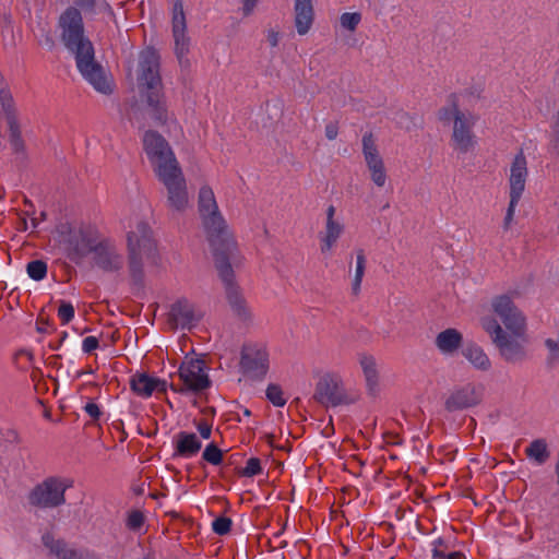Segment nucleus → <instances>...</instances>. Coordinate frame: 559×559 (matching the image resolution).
<instances>
[{"mask_svg": "<svg viewBox=\"0 0 559 559\" xmlns=\"http://www.w3.org/2000/svg\"><path fill=\"white\" fill-rule=\"evenodd\" d=\"M198 203L203 227L213 248L215 266L225 286L227 301L236 316L247 320L250 311L234 276V267L241 265L242 258L209 186L200 189Z\"/></svg>", "mask_w": 559, "mask_h": 559, "instance_id": "f257e3e1", "label": "nucleus"}, {"mask_svg": "<svg viewBox=\"0 0 559 559\" xmlns=\"http://www.w3.org/2000/svg\"><path fill=\"white\" fill-rule=\"evenodd\" d=\"M492 316L480 318V325L488 334L500 356L511 364L521 362L526 358V318L508 294L497 295L490 300Z\"/></svg>", "mask_w": 559, "mask_h": 559, "instance_id": "f03ea898", "label": "nucleus"}, {"mask_svg": "<svg viewBox=\"0 0 559 559\" xmlns=\"http://www.w3.org/2000/svg\"><path fill=\"white\" fill-rule=\"evenodd\" d=\"M61 38L64 46L74 55L76 68L93 88L102 94L112 92V82L103 67L95 61L94 47L84 34L81 11L68 7L59 17Z\"/></svg>", "mask_w": 559, "mask_h": 559, "instance_id": "7ed1b4c3", "label": "nucleus"}, {"mask_svg": "<svg viewBox=\"0 0 559 559\" xmlns=\"http://www.w3.org/2000/svg\"><path fill=\"white\" fill-rule=\"evenodd\" d=\"M138 84L158 123L167 121V109L159 74V56L153 48H146L139 56Z\"/></svg>", "mask_w": 559, "mask_h": 559, "instance_id": "20e7f679", "label": "nucleus"}, {"mask_svg": "<svg viewBox=\"0 0 559 559\" xmlns=\"http://www.w3.org/2000/svg\"><path fill=\"white\" fill-rule=\"evenodd\" d=\"M128 248L130 274L135 283H141L144 261L157 264L156 245L147 223L139 222L135 229L129 233Z\"/></svg>", "mask_w": 559, "mask_h": 559, "instance_id": "39448f33", "label": "nucleus"}, {"mask_svg": "<svg viewBox=\"0 0 559 559\" xmlns=\"http://www.w3.org/2000/svg\"><path fill=\"white\" fill-rule=\"evenodd\" d=\"M313 397L324 406L336 407L356 403L359 393L356 390L346 389L340 373L326 372L317 382Z\"/></svg>", "mask_w": 559, "mask_h": 559, "instance_id": "423d86ee", "label": "nucleus"}, {"mask_svg": "<svg viewBox=\"0 0 559 559\" xmlns=\"http://www.w3.org/2000/svg\"><path fill=\"white\" fill-rule=\"evenodd\" d=\"M71 487L70 479L49 476L31 489L27 501L29 506L41 510L59 508L66 503V491Z\"/></svg>", "mask_w": 559, "mask_h": 559, "instance_id": "0eeeda50", "label": "nucleus"}, {"mask_svg": "<svg viewBox=\"0 0 559 559\" xmlns=\"http://www.w3.org/2000/svg\"><path fill=\"white\" fill-rule=\"evenodd\" d=\"M179 383H171L170 389L179 394H199L207 390L212 382L204 360L186 358L178 368Z\"/></svg>", "mask_w": 559, "mask_h": 559, "instance_id": "6e6552de", "label": "nucleus"}, {"mask_svg": "<svg viewBox=\"0 0 559 559\" xmlns=\"http://www.w3.org/2000/svg\"><path fill=\"white\" fill-rule=\"evenodd\" d=\"M143 147L156 176L180 166L168 142L159 133L146 131Z\"/></svg>", "mask_w": 559, "mask_h": 559, "instance_id": "1a4fd4ad", "label": "nucleus"}, {"mask_svg": "<svg viewBox=\"0 0 559 559\" xmlns=\"http://www.w3.org/2000/svg\"><path fill=\"white\" fill-rule=\"evenodd\" d=\"M171 25L177 60L182 69H189L190 60L188 55L191 41L190 37L187 35V21L181 0H176L174 2Z\"/></svg>", "mask_w": 559, "mask_h": 559, "instance_id": "9d476101", "label": "nucleus"}, {"mask_svg": "<svg viewBox=\"0 0 559 559\" xmlns=\"http://www.w3.org/2000/svg\"><path fill=\"white\" fill-rule=\"evenodd\" d=\"M477 120V115L454 108L452 140L454 147L460 152L466 153L474 147L476 140L473 128Z\"/></svg>", "mask_w": 559, "mask_h": 559, "instance_id": "9b49d317", "label": "nucleus"}, {"mask_svg": "<svg viewBox=\"0 0 559 559\" xmlns=\"http://www.w3.org/2000/svg\"><path fill=\"white\" fill-rule=\"evenodd\" d=\"M157 178L166 187L168 206L178 212L185 211L189 204V197L187 182L180 166L160 174Z\"/></svg>", "mask_w": 559, "mask_h": 559, "instance_id": "f8f14e48", "label": "nucleus"}, {"mask_svg": "<svg viewBox=\"0 0 559 559\" xmlns=\"http://www.w3.org/2000/svg\"><path fill=\"white\" fill-rule=\"evenodd\" d=\"M240 367L252 379H263L269 370V353L264 345L248 344L242 347Z\"/></svg>", "mask_w": 559, "mask_h": 559, "instance_id": "ddd939ff", "label": "nucleus"}, {"mask_svg": "<svg viewBox=\"0 0 559 559\" xmlns=\"http://www.w3.org/2000/svg\"><path fill=\"white\" fill-rule=\"evenodd\" d=\"M202 318L203 312L195 304L181 298L171 305L168 312V324L176 330H192Z\"/></svg>", "mask_w": 559, "mask_h": 559, "instance_id": "4468645a", "label": "nucleus"}, {"mask_svg": "<svg viewBox=\"0 0 559 559\" xmlns=\"http://www.w3.org/2000/svg\"><path fill=\"white\" fill-rule=\"evenodd\" d=\"M484 388L480 384L465 383L454 388L444 402L448 412H459L477 406L483 401Z\"/></svg>", "mask_w": 559, "mask_h": 559, "instance_id": "2eb2a0df", "label": "nucleus"}, {"mask_svg": "<svg viewBox=\"0 0 559 559\" xmlns=\"http://www.w3.org/2000/svg\"><path fill=\"white\" fill-rule=\"evenodd\" d=\"M361 144L362 155L366 165L370 171L372 182L377 187H383L386 182V173L383 159L379 154L373 134L371 132L365 133L362 135Z\"/></svg>", "mask_w": 559, "mask_h": 559, "instance_id": "dca6fc26", "label": "nucleus"}, {"mask_svg": "<svg viewBox=\"0 0 559 559\" xmlns=\"http://www.w3.org/2000/svg\"><path fill=\"white\" fill-rule=\"evenodd\" d=\"M102 240L93 227H81L73 230L69 238L70 257L78 260L93 253Z\"/></svg>", "mask_w": 559, "mask_h": 559, "instance_id": "f3484780", "label": "nucleus"}, {"mask_svg": "<svg viewBox=\"0 0 559 559\" xmlns=\"http://www.w3.org/2000/svg\"><path fill=\"white\" fill-rule=\"evenodd\" d=\"M528 176L527 160L523 153L520 151L513 158L510 165L509 187L510 199L521 200L525 190L526 179Z\"/></svg>", "mask_w": 559, "mask_h": 559, "instance_id": "a211bd4d", "label": "nucleus"}, {"mask_svg": "<svg viewBox=\"0 0 559 559\" xmlns=\"http://www.w3.org/2000/svg\"><path fill=\"white\" fill-rule=\"evenodd\" d=\"M93 254L94 263L105 272H117L122 269L123 257L108 240H102Z\"/></svg>", "mask_w": 559, "mask_h": 559, "instance_id": "6ab92c4d", "label": "nucleus"}, {"mask_svg": "<svg viewBox=\"0 0 559 559\" xmlns=\"http://www.w3.org/2000/svg\"><path fill=\"white\" fill-rule=\"evenodd\" d=\"M130 385L132 391L144 399L150 397L154 391H166V382L146 373H138L131 377Z\"/></svg>", "mask_w": 559, "mask_h": 559, "instance_id": "aec40b11", "label": "nucleus"}, {"mask_svg": "<svg viewBox=\"0 0 559 559\" xmlns=\"http://www.w3.org/2000/svg\"><path fill=\"white\" fill-rule=\"evenodd\" d=\"M41 543L48 549L49 555L57 559H75L79 549L71 547L66 540L56 538L52 533L41 535Z\"/></svg>", "mask_w": 559, "mask_h": 559, "instance_id": "412c9836", "label": "nucleus"}, {"mask_svg": "<svg viewBox=\"0 0 559 559\" xmlns=\"http://www.w3.org/2000/svg\"><path fill=\"white\" fill-rule=\"evenodd\" d=\"M295 26L299 35H306L313 23L312 0H295Z\"/></svg>", "mask_w": 559, "mask_h": 559, "instance_id": "4be33fe9", "label": "nucleus"}, {"mask_svg": "<svg viewBox=\"0 0 559 559\" xmlns=\"http://www.w3.org/2000/svg\"><path fill=\"white\" fill-rule=\"evenodd\" d=\"M344 224L340 221L325 222L324 230L319 234L320 250L328 254L335 247L337 240L344 233Z\"/></svg>", "mask_w": 559, "mask_h": 559, "instance_id": "5701e85b", "label": "nucleus"}, {"mask_svg": "<svg viewBox=\"0 0 559 559\" xmlns=\"http://www.w3.org/2000/svg\"><path fill=\"white\" fill-rule=\"evenodd\" d=\"M359 365L362 369L366 388L369 394L377 395L379 392V373L376 359L369 355L359 357Z\"/></svg>", "mask_w": 559, "mask_h": 559, "instance_id": "b1692460", "label": "nucleus"}, {"mask_svg": "<svg viewBox=\"0 0 559 559\" xmlns=\"http://www.w3.org/2000/svg\"><path fill=\"white\" fill-rule=\"evenodd\" d=\"M202 443L193 432L180 431L176 436V453L182 457H192L201 450Z\"/></svg>", "mask_w": 559, "mask_h": 559, "instance_id": "393cba45", "label": "nucleus"}, {"mask_svg": "<svg viewBox=\"0 0 559 559\" xmlns=\"http://www.w3.org/2000/svg\"><path fill=\"white\" fill-rule=\"evenodd\" d=\"M462 334L455 329H447L436 337V346L444 354H453L462 344Z\"/></svg>", "mask_w": 559, "mask_h": 559, "instance_id": "a878e982", "label": "nucleus"}, {"mask_svg": "<svg viewBox=\"0 0 559 559\" xmlns=\"http://www.w3.org/2000/svg\"><path fill=\"white\" fill-rule=\"evenodd\" d=\"M463 356L476 369L488 371L491 368V361L485 350L476 344H467L463 350Z\"/></svg>", "mask_w": 559, "mask_h": 559, "instance_id": "bb28decb", "label": "nucleus"}, {"mask_svg": "<svg viewBox=\"0 0 559 559\" xmlns=\"http://www.w3.org/2000/svg\"><path fill=\"white\" fill-rule=\"evenodd\" d=\"M0 105L8 124L19 122L13 95L2 75H0Z\"/></svg>", "mask_w": 559, "mask_h": 559, "instance_id": "cd10ccee", "label": "nucleus"}, {"mask_svg": "<svg viewBox=\"0 0 559 559\" xmlns=\"http://www.w3.org/2000/svg\"><path fill=\"white\" fill-rule=\"evenodd\" d=\"M74 8L86 14L111 13V7L106 0H72Z\"/></svg>", "mask_w": 559, "mask_h": 559, "instance_id": "c85d7f7f", "label": "nucleus"}, {"mask_svg": "<svg viewBox=\"0 0 559 559\" xmlns=\"http://www.w3.org/2000/svg\"><path fill=\"white\" fill-rule=\"evenodd\" d=\"M526 455L534 460L538 465L544 464L549 457L547 443L543 439H536L525 450Z\"/></svg>", "mask_w": 559, "mask_h": 559, "instance_id": "c756f323", "label": "nucleus"}, {"mask_svg": "<svg viewBox=\"0 0 559 559\" xmlns=\"http://www.w3.org/2000/svg\"><path fill=\"white\" fill-rule=\"evenodd\" d=\"M366 269V257L362 249L356 251V267L355 275L352 283V292L357 295L360 292L362 277Z\"/></svg>", "mask_w": 559, "mask_h": 559, "instance_id": "7c9ffc66", "label": "nucleus"}, {"mask_svg": "<svg viewBox=\"0 0 559 559\" xmlns=\"http://www.w3.org/2000/svg\"><path fill=\"white\" fill-rule=\"evenodd\" d=\"M544 345L547 350L545 364L548 368H554L559 364V338H546Z\"/></svg>", "mask_w": 559, "mask_h": 559, "instance_id": "2f4dec72", "label": "nucleus"}, {"mask_svg": "<svg viewBox=\"0 0 559 559\" xmlns=\"http://www.w3.org/2000/svg\"><path fill=\"white\" fill-rule=\"evenodd\" d=\"M26 273L29 278L39 282L47 275V263L43 260H33L27 263Z\"/></svg>", "mask_w": 559, "mask_h": 559, "instance_id": "473e14b6", "label": "nucleus"}, {"mask_svg": "<svg viewBox=\"0 0 559 559\" xmlns=\"http://www.w3.org/2000/svg\"><path fill=\"white\" fill-rule=\"evenodd\" d=\"M392 120L399 128L406 131H411L412 129L418 127L417 119L404 110L396 111Z\"/></svg>", "mask_w": 559, "mask_h": 559, "instance_id": "72a5a7b5", "label": "nucleus"}, {"mask_svg": "<svg viewBox=\"0 0 559 559\" xmlns=\"http://www.w3.org/2000/svg\"><path fill=\"white\" fill-rule=\"evenodd\" d=\"M265 394L266 399L276 407H283L287 402L282 388L277 384H269Z\"/></svg>", "mask_w": 559, "mask_h": 559, "instance_id": "f704fd0d", "label": "nucleus"}, {"mask_svg": "<svg viewBox=\"0 0 559 559\" xmlns=\"http://www.w3.org/2000/svg\"><path fill=\"white\" fill-rule=\"evenodd\" d=\"M9 127V134H10V143L12 148L15 152H22L24 150V142L21 134V129L19 122L10 123Z\"/></svg>", "mask_w": 559, "mask_h": 559, "instance_id": "c9c22d12", "label": "nucleus"}, {"mask_svg": "<svg viewBox=\"0 0 559 559\" xmlns=\"http://www.w3.org/2000/svg\"><path fill=\"white\" fill-rule=\"evenodd\" d=\"M202 456L212 465H219L223 461L222 450L213 442L205 447Z\"/></svg>", "mask_w": 559, "mask_h": 559, "instance_id": "e433bc0d", "label": "nucleus"}, {"mask_svg": "<svg viewBox=\"0 0 559 559\" xmlns=\"http://www.w3.org/2000/svg\"><path fill=\"white\" fill-rule=\"evenodd\" d=\"M361 21V14L358 12H346L340 17V23L343 28L354 32Z\"/></svg>", "mask_w": 559, "mask_h": 559, "instance_id": "4c0bfd02", "label": "nucleus"}, {"mask_svg": "<svg viewBox=\"0 0 559 559\" xmlns=\"http://www.w3.org/2000/svg\"><path fill=\"white\" fill-rule=\"evenodd\" d=\"M231 528V520L226 516L216 518L212 522V530L217 535H226Z\"/></svg>", "mask_w": 559, "mask_h": 559, "instance_id": "58836bf2", "label": "nucleus"}, {"mask_svg": "<svg viewBox=\"0 0 559 559\" xmlns=\"http://www.w3.org/2000/svg\"><path fill=\"white\" fill-rule=\"evenodd\" d=\"M262 473L261 462L257 457H251L247 461L245 468L241 472L242 476L252 477Z\"/></svg>", "mask_w": 559, "mask_h": 559, "instance_id": "ea45409f", "label": "nucleus"}, {"mask_svg": "<svg viewBox=\"0 0 559 559\" xmlns=\"http://www.w3.org/2000/svg\"><path fill=\"white\" fill-rule=\"evenodd\" d=\"M58 317L60 318L62 324L69 323L74 318V307L72 304L61 301L58 309Z\"/></svg>", "mask_w": 559, "mask_h": 559, "instance_id": "a19ab883", "label": "nucleus"}, {"mask_svg": "<svg viewBox=\"0 0 559 559\" xmlns=\"http://www.w3.org/2000/svg\"><path fill=\"white\" fill-rule=\"evenodd\" d=\"M144 524V514L139 510H133L127 519V526L132 531H136Z\"/></svg>", "mask_w": 559, "mask_h": 559, "instance_id": "79ce46f5", "label": "nucleus"}, {"mask_svg": "<svg viewBox=\"0 0 559 559\" xmlns=\"http://www.w3.org/2000/svg\"><path fill=\"white\" fill-rule=\"evenodd\" d=\"M519 202H520L519 199H510V202H509V205L507 209V213L503 218V224H502V227L504 230L510 229V227L513 223V219H514L515 209H516Z\"/></svg>", "mask_w": 559, "mask_h": 559, "instance_id": "37998d69", "label": "nucleus"}, {"mask_svg": "<svg viewBox=\"0 0 559 559\" xmlns=\"http://www.w3.org/2000/svg\"><path fill=\"white\" fill-rule=\"evenodd\" d=\"M432 558L433 559H445L448 554H445V550L448 549V546L445 545V542L443 538H437L432 543Z\"/></svg>", "mask_w": 559, "mask_h": 559, "instance_id": "c03bdc74", "label": "nucleus"}, {"mask_svg": "<svg viewBox=\"0 0 559 559\" xmlns=\"http://www.w3.org/2000/svg\"><path fill=\"white\" fill-rule=\"evenodd\" d=\"M83 409L94 421L98 420L102 416L99 406L94 402H87Z\"/></svg>", "mask_w": 559, "mask_h": 559, "instance_id": "a18cd8bd", "label": "nucleus"}, {"mask_svg": "<svg viewBox=\"0 0 559 559\" xmlns=\"http://www.w3.org/2000/svg\"><path fill=\"white\" fill-rule=\"evenodd\" d=\"M98 347V340L95 336H86L82 342V350L85 354H91Z\"/></svg>", "mask_w": 559, "mask_h": 559, "instance_id": "49530a36", "label": "nucleus"}, {"mask_svg": "<svg viewBox=\"0 0 559 559\" xmlns=\"http://www.w3.org/2000/svg\"><path fill=\"white\" fill-rule=\"evenodd\" d=\"M197 429L203 439H210L212 433V426L206 421H200L197 425Z\"/></svg>", "mask_w": 559, "mask_h": 559, "instance_id": "de8ad7c7", "label": "nucleus"}, {"mask_svg": "<svg viewBox=\"0 0 559 559\" xmlns=\"http://www.w3.org/2000/svg\"><path fill=\"white\" fill-rule=\"evenodd\" d=\"M457 108L455 104H452L451 107L441 108L439 110V119L441 121H450L453 120V110Z\"/></svg>", "mask_w": 559, "mask_h": 559, "instance_id": "09e8293b", "label": "nucleus"}, {"mask_svg": "<svg viewBox=\"0 0 559 559\" xmlns=\"http://www.w3.org/2000/svg\"><path fill=\"white\" fill-rule=\"evenodd\" d=\"M325 136L328 140L332 141V140H335L337 138V134H338V126L337 123L335 122H329L326 126H325Z\"/></svg>", "mask_w": 559, "mask_h": 559, "instance_id": "8fccbe9b", "label": "nucleus"}, {"mask_svg": "<svg viewBox=\"0 0 559 559\" xmlns=\"http://www.w3.org/2000/svg\"><path fill=\"white\" fill-rule=\"evenodd\" d=\"M266 39L271 47H276L280 43V33L271 28L266 32Z\"/></svg>", "mask_w": 559, "mask_h": 559, "instance_id": "3c124183", "label": "nucleus"}, {"mask_svg": "<svg viewBox=\"0 0 559 559\" xmlns=\"http://www.w3.org/2000/svg\"><path fill=\"white\" fill-rule=\"evenodd\" d=\"M551 129L555 134V146L558 147L559 146V111L554 116Z\"/></svg>", "mask_w": 559, "mask_h": 559, "instance_id": "603ef678", "label": "nucleus"}, {"mask_svg": "<svg viewBox=\"0 0 559 559\" xmlns=\"http://www.w3.org/2000/svg\"><path fill=\"white\" fill-rule=\"evenodd\" d=\"M258 0H242V12L245 16H248L252 13Z\"/></svg>", "mask_w": 559, "mask_h": 559, "instance_id": "864d4df0", "label": "nucleus"}, {"mask_svg": "<svg viewBox=\"0 0 559 559\" xmlns=\"http://www.w3.org/2000/svg\"><path fill=\"white\" fill-rule=\"evenodd\" d=\"M75 559H99V558L96 555H94L93 552H90L87 550H79Z\"/></svg>", "mask_w": 559, "mask_h": 559, "instance_id": "5fc2aeb1", "label": "nucleus"}, {"mask_svg": "<svg viewBox=\"0 0 559 559\" xmlns=\"http://www.w3.org/2000/svg\"><path fill=\"white\" fill-rule=\"evenodd\" d=\"M334 215H335V207L333 205H330L326 209V222H336L337 219H335Z\"/></svg>", "mask_w": 559, "mask_h": 559, "instance_id": "6e6d98bb", "label": "nucleus"}, {"mask_svg": "<svg viewBox=\"0 0 559 559\" xmlns=\"http://www.w3.org/2000/svg\"><path fill=\"white\" fill-rule=\"evenodd\" d=\"M445 559H465L464 555L460 551L449 552Z\"/></svg>", "mask_w": 559, "mask_h": 559, "instance_id": "4d7b16f0", "label": "nucleus"}, {"mask_svg": "<svg viewBox=\"0 0 559 559\" xmlns=\"http://www.w3.org/2000/svg\"><path fill=\"white\" fill-rule=\"evenodd\" d=\"M555 474H556V477H557V484L559 486V455H558V460H557V463H556V466H555Z\"/></svg>", "mask_w": 559, "mask_h": 559, "instance_id": "13d9d810", "label": "nucleus"}, {"mask_svg": "<svg viewBox=\"0 0 559 559\" xmlns=\"http://www.w3.org/2000/svg\"><path fill=\"white\" fill-rule=\"evenodd\" d=\"M31 222H32V226H33V228H36V227L38 226V221H37V218H32V219H31Z\"/></svg>", "mask_w": 559, "mask_h": 559, "instance_id": "bf43d9fd", "label": "nucleus"}, {"mask_svg": "<svg viewBox=\"0 0 559 559\" xmlns=\"http://www.w3.org/2000/svg\"><path fill=\"white\" fill-rule=\"evenodd\" d=\"M40 218H41V219H45V218H46V214H45V212H41V213H40Z\"/></svg>", "mask_w": 559, "mask_h": 559, "instance_id": "052dcab7", "label": "nucleus"}, {"mask_svg": "<svg viewBox=\"0 0 559 559\" xmlns=\"http://www.w3.org/2000/svg\"><path fill=\"white\" fill-rule=\"evenodd\" d=\"M245 415L249 416L250 412L248 409L245 411Z\"/></svg>", "mask_w": 559, "mask_h": 559, "instance_id": "680f3d73", "label": "nucleus"}]
</instances>
